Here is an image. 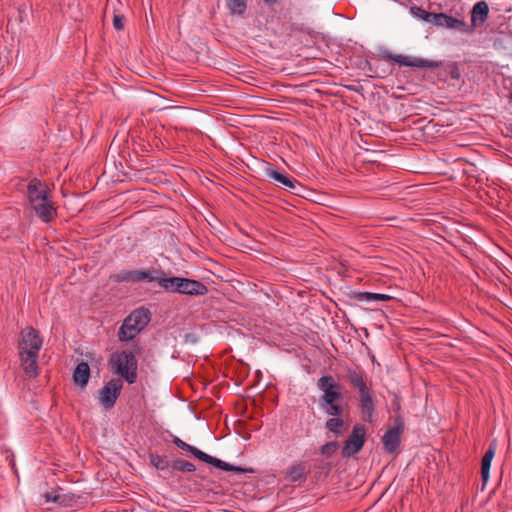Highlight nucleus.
I'll return each mask as SVG.
<instances>
[{"label":"nucleus","mask_w":512,"mask_h":512,"mask_svg":"<svg viewBox=\"0 0 512 512\" xmlns=\"http://www.w3.org/2000/svg\"><path fill=\"white\" fill-rule=\"evenodd\" d=\"M46 499L48 501H53V502H58L59 499H60V496L59 495H50L49 493L46 494Z\"/></svg>","instance_id":"31"},{"label":"nucleus","mask_w":512,"mask_h":512,"mask_svg":"<svg viewBox=\"0 0 512 512\" xmlns=\"http://www.w3.org/2000/svg\"><path fill=\"white\" fill-rule=\"evenodd\" d=\"M433 24L436 26L456 29L463 32L468 31V25L465 23V21L444 13H435Z\"/></svg>","instance_id":"17"},{"label":"nucleus","mask_w":512,"mask_h":512,"mask_svg":"<svg viewBox=\"0 0 512 512\" xmlns=\"http://www.w3.org/2000/svg\"><path fill=\"white\" fill-rule=\"evenodd\" d=\"M122 388L123 383L121 379H111L99 390L100 404L103 405L106 409H111L115 405Z\"/></svg>","instance_id":"11"},{"label":"nucleus","mask_w":512,"mask_h":512,"mask_svg":"<svg viewBox=\"0 0 512 512\" xmlns=\"http://www.w3.org/2000/svg\"><path fill=\"white\" fill-rule=\"evenodd\" d=\"M489 6L486 1L477 2L471 11V24L468 25L467 32H473L477 27H481L488 19Z\"/></svg>","instance_id":"14"},{"label":"nucleus","mask_w":512,"mask_h":512,"mask_svg":"<svg viewBox=\"0 0 512 512\" xmlns=\"http://www.w3.org/2000/svg\"><path fill=\"white\" fill-rule=\"evenodd\" d=\"M151 314L147 308H138L132 311L123 321L118 331L121 342L134 339L150 322Z\"/></svg>","instance_id":"3"},{"label":"nucleus","mask_w":512,"mask_h":512,"mask_svg":"<svg viewBox=\"0 0 512 512\" xmlns=\"http://www.w3.org/2000/svg\"><path fill=\"white\" fill-rule=\"evenodd\" d=\"M90 378V367L88 363L82 361L77 364L73 372V381L75 384L84 388Z\"/></svg>","instance_id":"20"},{"label":"nucleus","mask_w":512,"mask_h":512,"mask_svg":"<svg viewBox=\"0 0 512 512\" xmlns=\"http://www.w3.org/2000/svg\"><path fill=\"white\" fill-rule=\"evenodd\" d=\"M21 367L29 378H36L39 375L38 358L39 353L31 351L19 352Z\"/></svg>","instance_id":"15"},{"label":"nucleus","mask_w":512,"mask_h":512,"mask_svg":"<svg viewBox=\"0 0 512 512\" xmlns=\"http://www.w3.org/2000/svg\"><path fill=\"white\" fill-rule=\"evenodd\" d=\"M319 406L328 416L331 417L342 416L344 412V406L341 405L340 402H330Z\"/></svg>","instance_id":"24"},{"label":"nucleus","mask_w":512,"mask_h":512,"mask_svg":"<svg viewBox=\"0 0 512 512\" xmlns=\"http://www.w3.org/2000/svg\"><path fill=\"white\" fill-rule=\"evenodd\" d=\"M43 340L38 330L33 327H27L20 333V340L18 343L19 352L31 351L39 353L42 347Z\"/></svg>","instance_id":"12"},{"label":"nucleus","mask_w":512,"mask_h":512,"mask_svg":"<svg viewBox=\"0 0 512 512\" xmlns=\"http://www.w3.org/2000/svg\"><path fill=\"white\" fill-rule=\"evenodd\" d=\"M267 5H273L279 2V0H263Z\"/></svg>","instance_id":"33"},{"label":"nucleus","mask_w":512,"mask_h":512,"mask_svg":"<svg viewBox=\"0 0 512 512\" xmlns=\"http://www.w3.org/2000/svg\"><path fill=\"white\" fill-rule=\"evenodd\" d=\"M496 449H497V440L493 439L490 442L487 451L485 452V454L482 457L481 479H482L483 485L489 480L491 462H492L493 457L495 456Z\"/></svg>","instance_id":"18"},{"label":"nucleus","mask_w":512,"mask_h":512,"mask_svg":"<svg viewBox=\"0 0 512 512\" xmlns=\"http://www.w3.org/2000/svg\"><path fill=\"white\" fill-rule=\"evenodd\" d=\"M393 406H394V409H395L396 411H399V410H400V408H401V406H400V402H399L397 399H395V400L393 401Z\"/></svg>","instance_id":"32"},{"label":"nucleus","mask_w":512,"mask_h":512,"mask_svg":"<svg viewBox=\"0 0 512 512\" xmlns=\"http://www.w3.org/2000/svg\"><path fill=\"white\" fill-rule=\"evenodd\" d=\"M366 429L363 424H355L351 434L346 439L342 448V456L345 458L351 457L358 453L365 443Z\"/></svg>","instance_id":"9"},{"label":"nucleus","mask_w":512,"mask_h":512,"mask_svg":"<svg viewBox=\"0 0 512 512\" xmlns=\"http://www.w3.org/2000/svg\"><path fill=\"white\" fill-rule=\"evenodd\" d=\"M172 442L180 449L184 450L185 452L187 453H190L191 455H193L194 457H196L197 459L205 462V463H208L216 468H219L221 470H224V471H232V472H236V473H253L254 470L252 468H242L240 466H234L228 462H225L221 459H218V458H215L213 456H210L208 454H206L205 452L197 449L196 447L186 443L185 441H183L182 439H180L179 437H173V440Z\"/></svg>","instance_id":"5"},{"label":"nucleus","mask_w":512,"mask_h":512,"mask_svg":"<svg viewBox=\"0 0 512 512\" xmlns=\"http://www.w3.org/2000/svg\"><path fill=\"white\" fill-rule=\"evenodd\" d=\"M311 471L310 464L307 462L294 463L288 467L285 478L292 483H303Z\"/></svg>","instance_id":"16"},{"label":"nucleus","mask_w":512,"mask_h":512,"mask_svg":"<svg viewBox=\"0 0 512 512\" xmlns=\"http://www.w3.org/2000/svg\"><path fill=\"white\" fill-rule=\"evenodd\" d=\"M352 298L357 301H365V302H372V301L387 302L392 299V297L390 295L381 294V293H372V292H354Z\"/></svg>","instance_id":"21"},{"label":"nucleus","mask_w":512,"mask_h":512,"mask_svg":"<svg viewBox=\"0 0 512 512\" xmlns=\"http://www.w3.org/2000/svg\"><path fill=\"white\" fill-rule=\"evenodd\" d=\"M149 460L150 464L160 471L168 470L169 467L171 466L169 461L165 457H162L158 454L150 453Z\"/></svg>","instance_id":"25"},{"label":"nucleus","mask_w":512,"mask_h":512,"mask_svg":"<svg viewBox=\"0 0 512 512\" xmlns=\"http://www.w3.org/2000/svg\"><path fill=\"white\" fill-rule=\"evenodd\" d=\"M383 58L387 61L397 63L400 66L418 67V68H434L437 66V63H435L433 61H429V60L418 58V57L404 56L401 54H392L389 52L385 53L383 55Z\"/></svg>","instance_id":"13"},{"label":"nucleus","mask_w":512,"mask_h":512,"mask_svg":"<svg viewBox=\"0 0 512 512\" xmlns=\"http://www.w3.org/2000/svg\"><path fill=\"white\" fill-rule=\"evenodd\" d=\"M266 176L274 179L275 181L279 182L283 186L291 189L296 190L297 187L301 188V185L299 182L293 178L288 177L287 175L277 171L272 165L268 164V167L265 169Z\"/></svg>","instance_id":"19"},{"label":"nucleus","mask_w":512,"mask_h":512,"mask_svg":"<svg viewBox=\"0 0 512 512\" xmlns=\"http://www.w3.org/2000/svg\"><path fill=\"white\" fill-rule=\"evenodd\" d=\"M110 364L117 374L123 377L129 384L137 379V360L131 351L114 353L110 358Z\"/></svg>","instance_id":"6"},{"label":"nucleus","mask_w":512,"mask_h":512,"mask_svg":"<svg viewBox=\"0 0 512 512\" xmlns=\"http://www.w3.org/2000/svg\"><path fill=\"white\" fill-rule=\"evenodd\" d=\"M404 431V419L398 414L394 418V426L388 429L385 434L382 436V443L384 449L388 453H394L397 451L400 445V436Z\"/></svg>","instance_id":"10"},{"label":"nucleus","mask_w":512,"mask_h":512,"mask_svg":"<svg viewBox=\"0 0 512 512\" xmlns=\"http://www.w3.org/2000/svg\"><path fill=\"white\" fill-rule=\"evenodd\" d=\"M113 26L116 30H122L124 28V16L114 15Z\"/></svg>","instance_id":"29"},{"label":"nucleus","mask_w":512,"mask_h":512,"mask_svg":"<svg viewBox=\"0 0 512 512\" xmlns=\"http://www.w3.org/2000/svg\"><path fill=\"white\" fill-rule=\"evenodd\" d=\"M171 468L181 472H194L196 470V467L192 462L183 459L174 460L171 464Z\"/></svg>","instance_id":"26"},{"label":"nucleus","mask_w":512,"mask_h":512,"mask_svg":"<svg viewBox=\"0 0 512 512\" xmlns=\"http://www.w3.org/2000/svg\"><path fill=\"white\" fill-rule=\"evenodd\" d=\"M345 378L350 387L356 389L359 393V407L362 413V419L365 422L373 421L375 411V401L371 384L368 383L366 373L361 369L346 368Z\"/></svg>","instance_id":"1"},{"label":"nucleus","mask_w":512,"mask_h":512,"mask_svg":"<svg viewBox=\"0 0 512 512\" xmlns=\"http://www.w3.org/2000/svg\"><path fill=\"white\" fill-rule=\"evenodd\" d=\"M159 286L168 292L190 296H203L208 293L207 286L202 282L176 276L159 281Z\"/></svg>","instance_id":"4"},{"label":"nucleus","mask_w":512,"mask_h":512,"mask_svg":"<svg viewBox=\"0 0 512 512\" xmlns=\"http://www.w3.org/2000/svg\"><path fill=\"white\" fill-rule=\"evenodd\" d=\"M325 428L335 435H341L346 430V425L341 416H336L326 421Z\"/></svg>","instance_id":"22"},{"label":"nucleus","mask_w":512,"mask_h":512,"mask_svg":"<svg viewBox=\"0 0 512 512\" xmlns=\"http://www.w3.org/2000/svg\"><path fill=\"white\" fill-rule=\"evenodd\" d=\"M411 13L422 19L423 21L427 22V23H431L433 24V21H434V17H435V13L433 12H428L426 11L425 9L421 8V7H418V6H413L411 7Z\"/></svg>","instance_id":"27"},{"label":"nucleus","mask_w":512,"mask_h":512,"mask_svg":"<svg viewBox=\"0 0 512 512\" xmlns=\"http://www.w3.org/2000/svg\"><path fill=\"white\" fill-rule=\"evenodd\" d=\"M27 197L32 210L44 223H49L56 217V208L44 182L38 178L31 179L27 185Z\"/></svg>","instance_id":"2"},{"label":"nucleus","mask_w":512,"mask_h":512,"mask_svg":"<svg viewBox=\"0 0 512 512\" xmlns=\"http://www.w3.org/2000/svg\"><path fill=\"white\" fill-rule=\"evenodd\" d=\"M317 388L322 392L319 398V405L340 402L342 400V386L330 374L324 375L317 380Z\"/></svg>","instance_id":"8"},{"label":"nucleus","mask_w":512,"mask_h":512,"mask_svg":"<svg viewBox=\"0 0 512 512\" xmlns=\"http://www.w3.org/2000/svg\"><path fill=\"white\" fill-rule=\"evenodd\" d=\"M337 447H338L337 442H336V441H331V442H327V443H325V444L321 447L320 451H321V453H322L323 455L331 456V455H333V454L336 452Z\"/></svg>","instance_id":"28"},{"label":"nucleus","mask_w":512,"mask_h":512,"mask_svg":"<svg viewBox=\"0 0 512 512\" xmlns=\"http://www.w3.org/2000/svg\"><path fill=\"white\" fill-rule=\"evenodd\" d=\"M450 77L454 80H458L460 78V71L459 68L456 65H452L450 69Z\"/></svg>","instance_id":"30"},{"label":"nucleus","mask_w":512,"mask_h":512,"mask_svg":"<svg viewBox=\"0 0 512 512\" xmlns=\"http://www.w3.org/2000/svg\"><path fill=\"white\" fill-rule=\"evenodd\" d=\"M231 15L244 16L247 10V0H225Z\"/></svg>","instance_id":"23"},{"label":"nucleus","mask_w":512,"mask_h":512,"mask_svg":"<svg viewBox=\"0 0 512 512\" xmlns=\"http://www.w3.org/2000/svg\"><path fill=\"white\" fill-rule=\"evenodd\" d=\"M163 279H167L166 273L159 269V270H133V271H127L123 270L119 273H115L110 275V280L115 283H123V282H157L159 284V281H162Z\"/></svg>","instance_id":"7"}]
</instances>
